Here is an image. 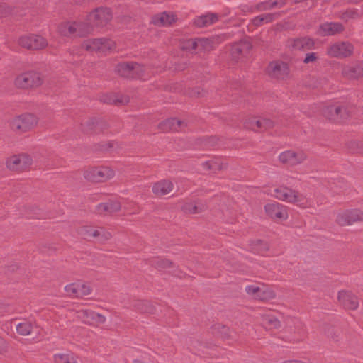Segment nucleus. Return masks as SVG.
<instances>
[{
    "instance_id": "nucleus-46",
    "label": "nucleus",
    "mask_w": 363,
    "mask_h": 363,
    "mask_svg": "<svg viewBox=\"0 0 363 363\" xmlns=\"http://www.w3.org/2000/svg\"><path fill=\"white\" fill-rule=\"evenodd\" d=\"M67 294L69 296L79 297L77 284H70L65 287Z\"/></svg>"
},
{
    "instance_id": "nucleus-17",
    "label": "nucleus",
    "mask_w": 363,
    "mask_h": 363,
    "mask_svg": "<svg viewBox=\"0 0 363 363\" xmlns=\"http://www.w3.org/2000/svg\"><path fill=\"white\" fill-rule=\"evenodd\" d=\"M342 74L349 79H357L363 77V61H357L345 66L342 68Z\"/></svg>"
},
{
    "instance_id": "nucleus-24",
    "label": "nucleus",
    "mask_w": 363,
    "mask_h": 363,
    "mask_svg": "<svg viewBox=\"0 0 363 363\" xmlns=\"http://www.w3.org/2000/svg\"><path fill=\"white\" fill-rule=\"evenodd\" d=\"M173 188L174 185L172 182L164 179L154 184L152 191L156 196H162L170 193Z\"/></svg>"
},
{
    "instance_id": "nucleus-58",
    "label": "nucleus",
    "mask_w": 363,
    "mask_h": 363,
    "mask_svg": "<svg viewBox=\"0 0 363 363\" xmlns=\"http://www.w3.org/2000/svg\"><path fill=\"white\" fill-rule=\"evenodd\" d=\"M133 363H145V362L140 359H135L133 361Z\"/></svg>"
},
{
    "instance_id": "nucleus-31",
    "label": "nucleus",
    "mask_w": 363,
    "mask_h": 363,
    "mask_svg": "<svg viewBox=\"0 0 363 363\" xmlns=\"http://www.w3.org/2000/svg\"><path fill=\"white\" fill-rule=\"evenodd\" d=\"M198 51H209L214 48L215 41L211 38H196Z\"/></svg>"
},
{
    "instance_id": "nucleus-54",
    "label": "nucleus",
    "mask_w": 363,
    "mask_h": 363,
    "mask_svg": "<svg viewBox=\"0 0 363 363\" xmlns=\"http://www.w3.org/2000/svg\"><path fill=\"white\" fill-rule=\"evenodd\" d=\"M318 59L317 54L315 52H309L306 54V57L303 59V62L308 64L310 62H315Z\"/></svg>"
},
{
    "instance_id": "nucleus-29",
    "label": "nucleus",
    "mask_w": 363,
    "mask_h": 363,
    "mask_svg": "<svg viewBox=\"0 0 363 363\" xmlns=\"http://www.w3.org/2000/svg\"><path fill=\"white\" fill-rule=\"evenodd\" d=\"M278 14L274 13H264L255 17L252 20V24L255 26H260L264 23H267L273 21Z\"/></svg>"
},
{
    "instance_id": "nucleus-49",
    "label": "nucleus",
    "mask_w": 363,
    "mask_h": 363,
    "mask_svg": "<svg viewBox=\"0 0 363 363\" xmlns=\"http://www.w3.org/2000/svg\"><path fill=\"white\" fill-rule=\"evenodd\" d=\"M245 291L252 296L255 298H257V295L260 292V287L255 285H249L245 287Z\"/></svg>"
},
{
    "instance_id": "nucleus-19",
    "label": "nucleus",
    "mask_w": 363,
    "mask_h": 363,
    "mask_svg": "<svg viewBox=\"0 0 363 363\" xmlns=\"http://www.w3.org/2000/svg\"><path fill=\"white\" fill-rule=\"evenodd\" d=\"M287 46L296 50H311L314 46V41L312 38L308 37L293 38L287 41Z\"/></svg>"
},
{
    "instance_id": "nucleus-37",
    "label": "nucleus",
    "mask_w": 363,
    "mask_h": 363,
    "mask_svg": "<svg viewBox=\"0 0 363 363\" xmlns=\"http://www.w3.org/2000/svg\"><path fill=\"white\" fill-rule=\"evenodd\" d=\"M202 165L204 169L213 171L220 170L224 168L223 164L220 162V159H214L212 160L206 161L202 164Z\"/></svg>"
},
{
    "instance_id": "nucleus-20",
    "label": "nucleus",
    "mask_w": 363,
    "mask_h": 363,
    "mask_svg": "<svg viewBox=\"0 0 363 363\" xmlns=\"http://www.w3.org/2000/svg\"><path fill=\"white\" fill-rule=\"evenodd\" d=\"M279 158L282 163L296 165L302 162L306 159V155L301 152H295L288 150L281 153Z\"/></svg>"
},
{
    "instance_id": "nucleus-4",
    "label": "nucleus",
    "mask_w": 363,
    "mask_h": 363,
    "mask_svg": "<svg viewBox=\"0 0 363 363\" xmlns=\"http://www.w3.org/2000/svg\"><path fill=\"white\" fill-rule=\"evenodd\" d=\"M350 113L347 108L337 104L327 106L323 110L324 116L335 123L346 120L350 116Z\"/></svg>"
},
{
    "instance_id": "nucleus-50",
    "label": "nucleus",
    "mask_w": 363,
    "mask_h": 363,
    "mask_svg": "<svg viewBox=\"0 0 363 363\" xmlns=\"http://www.w3.org/2000/svg\"><path fill=\"white\" fill-rule=\"evenodd\" d=\"M106 321V318L101 314L97 313L94 312L93 315V320L91 321V325H99L104 323Z\"/></svg>"
},
{
    "instance_id": "nucleus-6",
    "label": "nucleus",
    "mask_w": 363,
    "mask_h": 363,
    "mask_svg": "<svg viewBox=\"0 0 363 363\" xmlns=\"http://www.w3.org/2000/svg\"><path fill=\"white\" fill-rule=\"evenodd\" d=\"M354 51L353 45L349 42H337L327 48V54L333 57H347Z\"/></svg>"
},
{
    "instance_id": "nucleus-52",
    "label": "nucleus",
    "mask_w": 363,
    "mask_h": 363,
    "mask_svg": "<svg viewBox=\"0 0 363 363\" xmlns=\"http://www.w3.org/2000/svg\"><path fill=\"white\" fill-rule=\"evenodd\" d=\"M172 264V263L169 260L164 259H159L157 262V267L160 269L169 268Z\"/></svg>"
},
{
    "instance_id": "nucleus-12",
    "label": "nucleus",
    "mask_w": 363,
    "mask_h": 363,
    "mask_svg": "<svg viewBox=\"0 0 363 363\" xmlns=\"http://www.w3.org/2000/svg\"><path fill=\"white\" fill-rule=\"evenodd\" d=\"M32 163V159L27 155H14L10 157L7 162V167L12 170H23L29 167Z\"/></svg>"
},
{
    "instance_id": "nucleus-56",
    "label": "nucleus",
    "mask_w": 363,
    "mask_h": 363,
    "mask_svg": "<svg viewBox=\"0 0 363 363\" xmlns=\"http://www.w3.org/2000/svg\"><path fill=\"white\" fill-rule=\"evenodd\" d=\"M334 184L340 189H342L346 186L345 183L342 180L338 181L337 183H335Z\"/></svg>"
},
{
    "instance_id": "nucleus-1",
    "label": "nucleus",
    "mask_w": 363,
    "mask_h": 363,
    "mask_svg": "<svg viewBox=\"0 0 363 363\" xmlns=\"http://www.w3.org/2000/svg\"><path fill=\"white\" fill-rule=\"evenodd\" d=\"M150 70V67L133 62L119 63L116 67V72L123 77L138 78L142 80H145L149 77Z\"/></svg>"
},
{
    "instance_id": "nucleus-40",
    "label": "nucleus",
    "mask_w": 363,
    "mask_h": 363,
    "mask_svg": "<svg viewBox=\"0 0 363 363\" xmlns=\"http://www.w3.org/2000/svg\"><path fill=\"white\" fill-rule=\"evenodd\" d=\"M102 129V123L98 121L96 118H92L86 121V127L84 128L85 131H94L98 133Z\"/></svg>"
},
{
    "instance_id": "nucleus-53",
    "label": "nucleus",
    "mask_w": 363,
    "mask_h": 363,
    "mask_svg": "<svg viewBox=\"0 0 363 363\" xmlns=\"http://www.w3.org/2000/svg\"><path fill=\"white\" fill-rule=\"evenodd\" d=\"M256 245L259 248V253H262L267 252L269 250V245L267 242H263L262 240H258L256 242Z\"/></svg>"
},
{
    "instance_id": "nucleus-44",
    "label": "nucleus",
    "mask_w": 363,
    "mask_h": 363,
    "mask_svg": "<svg viewBox=\"0 0 363 363\" xmlns=\"http://www.w3.org/2000/svg\"><path fill=\"white\" fill-rule=\"evenodd\" d=\"M138 309L143 313H153L155 308L149 301H143L138 303Z\"/></svg>"
},
{
    "instance_id": "nucleus-32",
    "label": "nucleus",
    "mask_w": 363,
    "mask_h": 363,
    "mask_svg": "<svg viewBox=\"0 0 363 363\" xmlns=\"http://www.w3.org/2000/svg\"><path fill=\"white\" fill-rule=\"evenodd\" d=\"M262 325L269 329L279 328L281 325L280 321L274 315L267 314L262 318Z\"/></svg>"
},
{
    "instance_id": "nucleus-33",
    "label": "nucleus",
    "mask_w": 363,
    "mask_h": 363,
    "mask_svg": "<svg viewBox=\"0 0 363 363\" xmlns=\"http://www.w3.org/2000/svg\"><path fill=\"white\" fill-rule=\"evenodd\" d=\"M204 206L199 202H187L182 206V209L187 213H199L203 211Z\"/></svg>"
},
{
    "instance_id": "nucleus-26",
    "label": "nucleus",
    "mask_w": 363,
    "mask_h": 363,
    "mask_svg": "<svg viewBox=\"0 0 363 363\" xmlns=\"http://www.w3.org/2000/svg\"><path fill=\"white\" fill-rule=\"evenodd\" d=\"M218 20V16L215 13H207L197 17L194 19V24L197 27H206L213 24Z\"/></svg>"
},
{
    "instance_id": "nucleus-45",
    "label": "nucleus",
    "mask_w": 363,
    "mask_h": 363,
    "mask_svg": "<svg viewBox=\"0 0 363 363\" xmlns=\"http://www.w3.org/2000/svg\"><path fill=\"white\" fill-rule=\"evenodd\" d=\"M359 17V13L357 10L352 9L344 11L341 15V18L344 21H348L352 18H357Z\"/></svg>"
},
{
    "instance_id": "nucleus-15",
    "label": "nucleus",
    "mask_w": 363,
    "mask_h": 363,
    "mask_svg": "<svg viewBox=\"0 0 363 363\" xmlns=\"http://www.w3.org/2000/svg\"><path fill=\"white\" fill-rule=\"evenodd\" d=\"M264 209L267 214L273 219L286 220L288 218L286 207L281 203L277 202L267 203Z\"/></svg>"
},
{
    "instance_id": "nucleus-30",
    "label": "nucleus",
    "mask_w": 363,
    "mask_h": 363,
    "mask_svg": "<svg viewBox=\"0 0 363 363\" xmlns=\"http://www.w3.org/2000/svg\"><path fill=\"white\" fill-rule=\"evenodd\" d=\"M53 358L55 363H77L76 357L72 352L55 354Z\"/></svg>"
},
{
    "instance_id": "nucleus-42",
    "label": "nucleus",
    "mask_w": 363,
    "mask_h": 363,
    "mask_svg": "<svg viewBox=\"0 0 363 363\" xmlns=\"http://www.w3.org/2000/svg\"><path fill=\"white\" fill-rule=\"evenodd\" d=\"M349 150L354 153L363 154V142L354 140L347 144Z\"/></svg>"
},
{
    "instance_id": "nucleus-38",
    "label": "nucleus",
    "mask_w": 363,
    "mask_h": 363,
    "mask_svg": "<svg viewBox=\"0 0 363 363\" xmlns=\"http://www.w3.org/2000/svg\"><path fill=\"white\" fill-rule=\"evenodd\" d=\"M275 297V293L270 289L265 286L260 287V292L257 295V299L268 301Z\"/></svg>"
},
{
    "instance_id": "nucleus-14",
    "label": "nucleus",
    "mask_w": 363,
    "mask_h": 363,
    "mask_svg": "<svg viewBox=\"0 0 363 363\" xmlns=\"http://www.w3.org/2000/svg\"><path fill=\"white\" fill-rule=\"evenodd\" d=\"M267 72L271 77L283 79L289 74V67L284 62L275 61L269 65Z\"/></svg>"
},
{
    "instance_id": "nucleus-11",
    "label": "nucleus",
    "mask_w": 363,
    "mask_h": 363,
    "mask_svg": "<svg viewBox=\"0 0 363 363\" xmlns=\"http://www.w3.org/2000/svg\"><path fill=\"white\" fill-rule=\"evenodd\" d=\"M362 220H363V212L359 209L347 210L338 214L337 217V222L340 225H349Z\"/></svg>"
},
{
    "instance_id": "nucleus-34",
    "label": "nucleus",
    "mask_w": 363,
    "mask_h": 363,
    "mask_svg": "<svg viewBox=\"0 0 363 363\" xmlns=\"http://www.w3.org/2000/svg\"><path fill=\"white\" fill-rule=\"evenodd\" d=\"M91 23L75 22L76 36H84L89 34L92 30Z\"/></svg>"
},
{
    "instance_id": "nucleus-36",
    "label": "nucleus",
    "mask_w": 363,
    "mask_h": 363,
    "mask_svg": "<svg viewBox=\"0 0 363 363\" xmlns=\"http://www.w3.org/2000/svg\"><path fill=\"white\" fill-rule=\"evenodd\" d=\"M94 313V311L90 310H80L77 312V316L84 323L87 325H91Z\"/></svg>"
},
{
    "instance_id": "nucleus-23",
    "label": "nucleus",
    "mask_w": 363,
    "mask_h": 363,
    "mask_svg": "<svg viewBox=\"0 0 363 363\" xmlns=\"http://www.w3.org/2000/svg\"><path fill=\"white\" fill-rule=\"evenodd\" d=\"M177 18L171 12H163L155 15L152 18V23L157 26H168L175 22Z\"/></svg>"
},
{
    "instance_id": "nucleus-18",
    "label": "nucleus",
    "mask_w": 363,
    "mask_h": 363,
    "mask_svg": "<svg viewBox=\"0 0 363 363\" xmlns=\"http://www.w3.org/2000/svg\"><path fill=\"white\" fill-rule=\"evenodd\" d=\"M344 30L343 25L340 22H325L320 25L318 33L322 36L335 35Z\"/></svg>"
},
{
    "instance_id": "nucleus-28",
    "label": "nucleus",
    "mask_w": 363,
    "mask_h": 363,
    "mask_svg": "<svg viewBox=\"0 0 363 363\" xmlns=\"http://www.w3.org/2000/svg\"><path fill=\"white\" fill-rule=\"evenodd\" d=\"M285 5V0H268L267 1L260 3L257 8L259 11H267L272 9L275 7L282 8Z\"/></svg>"
},
{
    "instance_id": "nucleus-21",
    "label": "nucleus",
    "mask_w": 363,
    "mask_h": 363,
    "mask_svg": "<svg viewBox=\"0 0 363 363\" xmlns=\"http://www.w3.org/2000/svg\"><path fill=\"white\" fill-rule=\"evenodd\" d=\"M337 298L339 302L347 309L355 310L359 306L357 298L350 291H340Z\"/></svg>"
},
{
    "instance_id": "nucleus-48",
    "label": "nucleus",
    "mask_w": 363,
    "mask_h": 363,
    "mask_svg": "<svg viewBox=\"0 0 363 363\" xmlns=\"http://www.w3.org/2000/svg\"><path fill=\"white\" fill-rule=\"evenodd\" d=\"M256 118H249L245 120L244 125L246 128L251 129L254 131H259L260 128H258L255 125V121H258Z\"/></svg>"
},
{
    "instance_id": "nucleus-43",
    "label": "nucleus",
    "mask_w": 363,
    "mask_h": 363,
    "mask_svg": "<svg viewBox=\"0 0 363 363\" xmlns=\"http://www.w3.org/2000/svg\"><path fill=\"white\" fill-rule=\"evenodd\" d=\"M255 125L258 128L262 130H267L274 126V122L267 118H259L258 121H255Z\"/></svg>"
},
{
    "instance_id": "nucleus-39",
    "label": "nucleus",
    "mask_w": 363,
    "mask_h": 363,
    "mask_svg": "<svg viewBox=\"0 0 363 363\" xmlns=\"http://www.w3.org/2000/svg\"><path fill=\"white\" fill-rule=\"evenodd\" d=\"M103 102L107 103V104H125L129 101V100L127 99V97L125 98H121L119 99L116 95H106L104 96L101 99Z\"/></svg>"
},
{
    "instance_id": "nucleus-8",
    "label": "nucleus",
    "mask_w": 363,
    "mask_h": 363,
    "mask_svg": "<svg viewBox=\"0 0 363 363\" xmlns=\"http://www.w3.org/2000/svg\"><path fill=\"white\" fill-rule=\"evenodd\" d=\"M42 83L40 74L35 72H28L19 75L15 81L16 86L22 89L38 86Z\"/></svg>"
},
{
    "instance_id": "nucleus-13",
    "label": "nucleus",
    "mask_w": 363,
    "mask_h": 363,
    "mask_svg": "<svg viewBox=\"0 0 363 363\" xmlns=\"http://www.w3.org/2000/svg\"><path fill=\"white\" fill-rule=\"evenodd\" d=\"M251 48L252 45L248 39H244L238 43H234L230 50L232 59L235 61L240 60L249 52Z\"/></svg>"
},
{
    "instance_id": "nucleus-3",
    "label": "nucleus",
    "mask_w": 363,
    "mask_h": 363,
    "mask_svg": "<svg viewBox=\"0 0 363 363\" xmlns=\"http://www.w3.org/2000/svg\"><path fill=\"white\" fill-rule=\"evenodd\" d=\"M274 196L279 200L294 203L303 206L306 204V197L298 192L287 187H279L274 189Z\"/></svg>"
},
{
    "instance_id": "nucleus-9",
    "label": "nucleus",
    "mask_w": 363,
    "mask_h": 363,
    "mask_svg": "<svg viewBox=\"0 0 363 363\" xmlns=\"http://www.w3.org/2000/svg\"><path fill=\"white\" fill-rule=\"evenodd\" d=\"M21 46L28 50H40L45 48L48 45L47 40L38 35H29L22 36L18 40Z\"/></svg>"
},
{
    "instance_id": "nucleus-16",
    "label": "nucleus",
    "mask_w": 363,
    "mask_h": 363,
    "mask_svg": "<svg viewBox=\"0 0 363 363\" xmlns=\"http://www.w3.org/2000/svg\"><path fill=\"white\" fill-rule=\"evenodd\" d=\"M79 235L85 238L94 237L97 238L99 241L104 242L111 238V233L101 228L98 230H92L90 227L83 226L79 229Z\"/></svg>"
},
{
    "instance_id": "nucleus-27",
    "label": "nucleus",
    "mask_w": 363,
    "mask_h": 363,
    "mask_svg": "<svg viewBox=\"0 0 363 363\" xmlns=\"http://www.w3.org/2000/svg\"><path fill=\"white\" fill-rule=\"evenodd\" d=\"M75 22H65L61 23L58 27V31L63 36H76Z\"/></svg>"
},
{
    "instance_id": "nucleus-41",
    "label": "nucleus",
    "mask_w": 363,
    "mask_h": 363,
    "mask_svg": "<svg viewBox=\"0 0 363 363\" xmlns=\"http://www.w3.org/2000/svg\"><path fill=\"white\" fill-rule=\"evenodd\" d=\"M182 49L189 52H194L197 50V40L196 38L189 39L184 41L181 45Z\"/></svg>"
},
{
    "instance_id": "nucleus-57",
    "label": "nucleus",
    "mask_w": 363,
    "mask_h": 363,
    "mask_svg": "<svg viewBox=\"0 0 363 363\" xmlns=\"http://www.w3.org/2000/svg\"><path fill=\"white\" fill-rule=\"evenodd\" d=\"M4 346V341L1 337H0V352L3 349Z\"/></svg>"
},
{
    "instance_id": "nucleus-51",
    "label": "nucleus",
    "mask_w": 363,
    "mask_h": 363,
    "mask_svg": "<svg viewBox=\"0 0 363 363\" xmlns=\"http://www.w3.org/2000/svg\"><path fill=\"white\" fill-rule=\"evenodd\" d=\"M216 329L219 330V333H220V335L223 338H228L230 336V332L228 328L225 327V325H218Z\"/></svg>"
},
{
    "instance_id": "nucleus-10",
    "label": "nucleus",
    "mask_w": 363,
    "mask_h": 363,
    "mask_svg": "<svg viewBox=\"0 0 363 363\" xmlns=\"http://www.w3.org/2000/svg\"><path fill=\"white\" fill-rule=\"evenodd\" d=\"M114 176V172L107 167L94 168L87 171L84 177L87 180L94 182H101L112 178Z\"/></svg>"
},
{
    "instance_id": "nucleus-7",
    "label": "nucleus",
    "mask_w": 363,
    "mask_h": 363,
    "mask_svg": "<svg viewBox=\"0 0 363 363\" xmlns=\"http://www.w3.org/2000/svg\"><path fill=\"white\" fill-rule=\"evenodd\" d=\"M37 123L35 116L30 113H26L14 118L11 123L13 130L26 132L34 127Z\"/></svg>"
},
{
    "instance_id": "nucleus-55",
    "label": "nucleus",
    "mask_w": 363,
    "mask_h": 363,
    "mask_svg": "<svg viewBox=\"0 0 363 363\" xmlns=\"http://www.w3.org/2000/svg\"><path fill=\"white\" fill-rule=\"evenodd\" d=\"M9 13V9L4 4H0V16Z\"/></svg>"
},
{
    "instance_id": "nucleus-2",
    "label": "nucleus",
    "mask_w": 363,
    "mask_h": 363,
    "mask_svg": "<svg viewBox=\"0 0 363 363\" xmlns=\"http://www.w3.org/2000/svg\"><path fill=\"white\" fill-rule=\"evenodd\" d=\"M82 48L89 52L105 54L113 50L115 43L107 38L88 39L83 42Z\"/></svg>"
},
{
    "instance_id": "nucleus-5",
    "label": "nucleus",
    "mask_w": 363,
    "mask_h": 363,
    "mask_svg": "<svg viewBox=\"0 0 363 363\" xmlns=\"http://www.w3.org/2000/svg\"><path fill=\"white\" fill-rule=\"evenodd\" d=\"M112 18V13L109 9L97 8L88 16V21L93 26L103 27L106 26Z\"/></svg>"
},
{
    "instance_id": "nucleus-22",
    "label": "nucleus",
    "mask_w": 363,
    "mask_h": 363,
    "mask_svg": "<svg viewBox=\"0 0 363 363\" xmlns=\"http://www.w3.org/2000/svg\"><path fill=\"white\" fill-rule=\"evenodd\" d=\"M186 125L184 121L172 118L160 123L159 128L164 132L180 131L182 130Z\"/></svg>"
},
{
    "instance_id": "nucleus-25",
    "label": "nucleus",
    "mask_w": 363,
    "mask_h": 363,
    "mask_svg": "<svg viewBox=\"0 0 363 363\" xmlns=\"http://www.w3.org/2000/svg\"><path fill=\"white\" fill-rule=\"evenodd\" d=\"M121 208V203L117 201H109L106 203H101L96 206V211L99 214L104 213H113L118 212Z\"/></svg>"
},
{
    "instance_id": "nucleus-35",
    "label": "nucleus",
    "mask_w": 363,
    "mask_h": 363,
    "mask_svg": "<svg viewBox=\"0 0 363 363\" xmlns=\"http://www.w3.org/2000/svg\"><path fill=\"white\" fill-rule=\"evenodd\" d=\"M33 325L29 322L24 320L22 323H19L16 325L17 333L23 336L28 335L33 330Z\"/></svg>"
},
{
    "instance_id": "nucleus-47",
    "label": "nucleus",
    "mask_w": 363,
    "mask_h": 363,
    "mask_svg": "<svg viewBox=\"0 0 363 363\" xmlns=\"http://www.w3.org/2000/svg\"><path fill=\"white\" fill-rule=\"evenodd\" d=\"M79 297H83L91 293L90 286L85 284H77Z\"/></svg>"
}]
</instances>
